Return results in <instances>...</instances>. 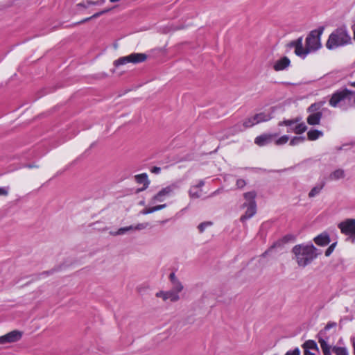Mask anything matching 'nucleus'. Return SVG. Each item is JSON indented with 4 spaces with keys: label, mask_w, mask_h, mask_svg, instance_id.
<instances>
[{
    "label": "nucleus",
    "mask_w": 355,
    "mask_h": 355,
    "mask_svg": "<svg viewBox=\"0 0 355 355\" xmlns=\"http://www.w3.org/2000/svg\"><path fill=\"white\" fill-rule=\"evenodd\" d=\"M212 225H213L212 222H210V221H206V222L201 223L198 226V229L199 232L200 233L204 232V231L205 230V229L207 227H210Z\"/></svg>",
    "instance_id": "nucleus-32"
},
{
    "label": "nucleus",
    "mask_w": 355,
    "mask_h": 355,
    "mask_svg": "<svg viewBox=\"0 0 355 355\" xmlns=\"http://www.w3.org/2000/svg\"><path fill=\"white\" fill-rule=\"evenodd\" d=\"M341 232L355 239V219H347L338 224Z\"/></svg>",
    "instance_id": "nucleus-9"
},
{
    "label": "nucleus",
    "mask_w": 355,
    "mask_h": 355,
    "mask_svg": "<svg viewBox=\"0 0 355 355\" xmlns=\"http://www.w3.org/2000/svg\"><path fill=\"white\" fill-rule=\"evenodd\" d=\"M8 193V192L7 189L0 187V196H7Z\"/></svg>",
    "instance_id": "nucleus-45"
},
{
    "label": "nucleus",
    "mask_w": 355,
    "mask_h": 355,
    "mask_svg": "<svg viewBox=\"0 0 355 355\" xmlns=\"http://www.w3.org/2000/svg\"><path fill=\"white\" fill-rule=\"evenodd\" d=\"M324 101H319L311 104L307 109V112L309 113H314L316 112H320V110L324 105Z\"/></svg>",
    "instance_id": "nucleus-24"
},
{
    "label": "nucleus",
    "mask_w": 355,
    "mask_h": 355,
    "mask_svg": "<svg viewBox=\"0 0 355 355\" xmlns=\"http://www.w3.org/2000/svg\"><path fill=\"white\" fill-rule=\"evenodd\" d=\"M289 140V137L287 135H284L275 140V144L277 146L285 144Z\"/></svg>",
    "instance_id": "nucleus-34"
},
{
    "label": "nucleus",
    "mask_w": 355,
    "mask_h": 355,
    "mask_svg": "<svg viewBox=\"0 0 355 355\" xmlns=\"http://www.w3.org/2000/svg\"><path fill=\"white\" fill-rule=\"evenodd\" d=\"M243 208H246L245 214L241 216V220L244 221L252 218L257 212V205H242Z\"/></svg>",
    "instance_id": "nucleus-14"
},
{
    "label": "nucleus",
    "mask_w": 355,
    "mask_h": 355,
    "mask_svg": "<svg viewBox=\"0 0 355 355\" xmlns=\"http://www.w3.org/2000/svg\"><path fill=\"white\" fill-rule=\"evenodd\" d=\"M305 137H294L291 141H290V145L291 146H295L299 144L300 143H302L304 141Z\"/></svg>",
    "instance_id": "nucleus-33"
},
{
    "label": "nucleus",
    "mask_w": 355,
    "mask_h": 355,
    "mask_svg": "<svg viewBox=\"0 0 355 355\" xmlns=\"http://www.w3.org/2000/svg\"><path fill=\"white\" fill-rule=\"evenodd\" d=\"M322 135L323 132L318 130H311L307 132V138L310 141H315Z\"/></svg>",
    "instance_id": "nucleus-21"
},
{
    "label": "nucleus",
    "mask_w": 355,
    "mask_h": 355,
    "mask_svg": "<svg viewBox=\"0 0 355 355\" xmlns=\"http://www.w3.org/2000/svg\"><path fill=\"white\" fill-rule=\"evenodd\" d=\"M301 121V118L296 117L293 119L284 120L282 121H279L278 123L279 126L286 125L289 128L288 132H292V129L295 127V124Z\"/></svg>",
    "instance_id": "nucleus-16"
},
{
    "label": "nucleus",
    "mask_w": 355,
    "mask_h": 355,
    "mask_svg": "<svg viewBox=\"0 0 355 355\" xmlns=\"http://www.w3.org/2000/svg\"><path fill=\"white\" fill-rule=\"evenodd\" d=\"M183 289L184 287L172 286L171 289L169 291H160L156 293L155 296L162 298L164 302L169 300L171 302H175L180 299L179 294Z\"/></svg>",
    "instance_id": "nucleus-7"
},
{
    "label": "nucleus",
    "mask_w": 355,
    "mask_h": 355,
    "mask_svg": "<svg viewBox=\"0 0 355 355\" xmlns=\"http://www.w3.org/2000/svg\"><path fill=\"white\" fill-rule=\"evenodd\" d=\"M105 2V0H98V1H92V0H87V5L91 6H101L103 5Z\"/></svg>",
    "instance_id": "nucleus-35"
},
{
    "label": "nucleus",
    "mask_w": 355,
    "mask_h": 355,
    "mask_svg": "<svg viewBox=\"0 0 355 355\" xmlns=\"http://www.w3.org/2000/svg\"><path fill=\"white\" fill-rule=\"evenodd\" d=\"M135 178L136 182L138 184H143L144 186V188H142L141 189H139V191H143V190L146 189L150 184V182L148 179V175L146 173H141L139 175H137L135 176Z\"/></svg>",
    "instance_id": "nucleus-19"
},
{
    "label": "nucleus",
    "mask_w": 355,
    "mask_h": 355,
    "mask_svg": "<svg viewBox=\"0 0 355 355\" xmlns=\"http://www.w3.org/2000/svg\"><path fill=\"white\" fill-rule=\"evenodd\" d=\"M270 119V116L268 114H266L265 113H259L255 115H254V121L255 120L257 121V123H259L260 122L263 121H267Z\"/></svg>",
    "instance_id": "nucleus-29"
},
{
    "label": "nucleus",
    "mask_w": 355,
    "mask_h": 355,
    "mask_svg": "<svg viewBox=\"0 0 355 355\" xmlns=\"http://www.w3.org/2000/svg\"><path fill=\"white\" fill-rule=\"evenodd\" d=\"M324 31V27H320L318 29L313 30L310 32L306 38V46L309 51H316L321 48L320 37Z\"/></svg>",
    "instance_id": "nucleus-4"
},
{
    "label": "nucleus",
    "mask_w": 355,
    "mask_h": 355,
    "mask_svg": "<svg viewBox=\"0 0 355 355\" xmlns=\"http://www.w3.org/2000/svg\"><path fill=\"white\" fill-rule=\"evenodd\" d=\"M345 177V171L343 169H337L333 171L329 175V180H338L342 178H344Z\"/></svg>",
    "instance_id": "nucleus-22"
},
{
    "label": "nucleus",
    "mask_w": 355,
    "mask_h": 355,
    "mask_svg": "<svg viewBox=\"0 0 355 355\" xmlns=\"http://www.w3.org/2000/svg\"><path fill=\"white\" fill-rule=\"evenodd\" d=\"M277 136V133L263 134L255 138L254 143L259 146H266L273 141Z\"/></svg>",
    "instance_id": "nucleus-12"
},
{
    "label": "nucleus",
    "mask_w": 355,
    "mask_h": 355,
    "mask_svg": "<svg viewBox=\"0 0 355 355\" xmlns=\"http://www.w3.org/2000/svg\"><path fill=\"white\" fill-rule=\"evenodd\" d=\"M50 273H52V272H51V271H46V272H44L42 275H49Z\"/></svg>",
    "instance_id": "nucleus-52"
},
{
    "label": "nucleus",
    "mask_w": 355,
    "mask_h": 355,
    "mask_svg": "<svg viewBox=\"0 0 355 355\" xmlns=\"http://www.w3.org/2000/svg\"><path fill=\"white\" fill-rule=\"evenodd\" d=\"M27 167H28V168H33V167H36V166H33V165H27Z\"/></svg>",
    "instance_id": "nucleus-54"
},
{
    "label": "nucleus",
    "mask_w": 355,
    "mask_h": 355,
    "mask_svg": "<svg viewBox=\"0 0 355 355\" xmlns=\"http://www.w3.org/2000/svg\"><path fill=\"white\" fill-rule=\"evenodd\" d=\"M180 182H175L162 189L151 198V203L154 204L157 202L164 201L166 196H168L172 193H173L175 190H177L180 188Z\"/></svg>",
    "instance_id": "nucleus-8"
},
{
    "label": "nucleus",
    "mask_w": 355,
    "mask_h": 355,
    "mask_svg": "<svg viewBox=\"0 0 355 355\" xmlns=\"http://www.w3.org/2000/svg\"><path fill=\"white\" fill-rule=\"evenodd\" d=\"M148 56L142 53H133L128 55L121 57L114 62L116 67L123 65L127 63L138 64L146 60Z\"/></svg>",
    "instance_id": "nucleus-6"
},
{
    "label": "nucleus",
    "mask_w": 355,
    "mask_h": 355,
    "mask_svg": "<svg viewBox=\"0 0 355 355\" xmlns=\"http://www.w3.org/2000/svg\"><path fill=\"white\" fill-rule=\"evenodd\" d=\"M155 211H156L155 208V207H150V208H148V209H143L141 211V213L142 214L146 215V214H151V213L155 212Z\"/></svg>",
    "instance_id": "nucleus-41"
},
{
    "label": "nucleus",
    "mask_w": 355,
    "mask_h": 355,
    "mask_svg": "<svg viewBox=\"0 0 355 355\" xmlns=\"http://www.w3.org/2000/svg\"><path fill=\"white\" fill-rule=\"evenodd\" d=\"M111 10H112V8H107V9H105V10H103L102 11L98 12L94 14L92 16L81 20L80 21L78 22L77 24H83V23L87 22V21H89L92 19L97 18V17H100L101 15H103L105 13L108 12Z\"/></svg>",
    "instance_id": "nucleus-27"
},
{
    "label": "nucleus",
    "mask_w": 355,
    "mask_h": 355,
    "mask_svg": "<svg viewBox=\"0 0 355 355\" xmlns=\"http://www.w3.org/2000/svg\"><path fill=\"white\" fill-rule=\"evenodd\" d=\"M189 195L191 198H199L202 195V189L192 186L189 191Z\"/></svg>",
    "instance_id": "nucleus-25"
},
{
    "label": "nucleus",
    "mask_w": 355,
    "mask_h": 355,
    "mask_svg": "<svg viewBox=\"0 0 355 355\" xmlns=\"http://www.w3.org/2000/svg\"><path fill=\"white\" fill-rule=\"evenodd\" d=\"M324 184H325L324 182H322L320 184H318V185L315 186L314 187H313L311 189V190L310 191V192L309 193V197L313 198L315 196H317L318 194H319L320 192L323 189V187H324Z\"/></svg>",
    "instance_id": "nucleus-26"
},
{
    "label": "nucleus",
    "mask_w": 355,
    "mask_h": 355,
    "mask_svg": "<svg viewBox=\"0 0 355 355\" xmlns=\"http://www.w3.org/2000/svg\"><path fill=\"white\" fill-rule=\"evenodd\" d=\"M205 182L203 180H200L198 184L194 185V187H198V189H202V187L204 186Z\"/></svg>",
    "instance_id": "nucleus-47"
},
{
    "label": "nucleus",
    "mask_w": 355,
    "mask_h": 355,
    "mask_svg": "<svg viewBox=\"0 0 355 355\" xmlns=\"http://www.w3.org/2000/svg\"><path fill=\"white\" fill-rule=\"evenodd\" d=\"M282 246V241H277L276 243H275L267 251H266L263 254V256H265L266 254L268 253L269 252H270L272 249L275 248H279V247H281Z\"/></svg>",
    "instance_id": "nucleus-37"
},
{
    "label": "nucleus",
    "mask_w": 355,
    "mask_h": 355,
    "mask_svg": "<svg viewBox=\"0 0 355 355\" xmlns=\"http://www.w3.org/2000/svg\"><path fill=\"white\" fill-rule=\"evenodd\" d=\"M336 326V323L334 322H329L327 324V325L325 326L324 329V331H327L329 329H330L331 328H333V327H335Z\"/></svg>",
    "instance_id": "nucleus-42"
},
{
    "label": "nucleus",
    "mask_w": 355,
    "mask_h": 355,
    "mask_svg": "<svg viewBox=\"0 0 355 355\" xmlns=\"http://www.w3.org/2000/svg\"><path fill=\"white\" fill-rule=\"evenodd\" d=\"M318 343H320L323 355H349V352L345 347L331 346L323 338L319 337Z\"/></svg>",
    "instance_id": "nucleus-5"
},
{
    "label": "nucleus",
    "mask_w": 355,
    "mask_h": 355,
    "mask_svg": "<svg viewBox=\"0 0 355 355\" xmlns=\"http://www.w3.org/2000/svg\"><path fill=\"white\" fill-rule=\"evenodd\" d=\"M349 85L355 87V81L354 82H349Z\"/></svg>",
    "instance_id": "nucleus-51"
},
{
    "label": "nucleus",
    "mask_w": 355,
    "mask_h": 355,
    "mask_svg": "<svg viewBox=\"0 0 355 355\" xmlns=\"http://www.w3.org/2000/svg\"><path fill=\"white\" fill-rule=\"evenodd\" d=\"M307 130V126L304 122H299L295 124V127L292 129V132L300 135Z\"/></svg>",
    "instance_id": "nucleus-23"
},
{
    "label": "nucleus",
    "mask_w": 355,
    "mask_h": 355,
    "mask_svg": "<svg viewBox=\"0 0 355 355\" xmlns=\"http://www.w3.org/2000/svg\"><path fill=\"white\" fill-rule=\"evenodd\" d=\"M351 342L352 343V346H353V348H354V354L355 355V337H353V338H351Z\"/></svg>",
    "instance_id": "nucleus-48"
},
{
    "label": "nucleus",
    "mask_w": 355,
    "mask_h": 355,
    "mask_svg": "<svg viewBox=\"0 0 355 355\" xmlns=\"http://www.w3.org/2000/svg\"><path fill=\"white\" fill-rule=\"evenodd\" d=\"M322 116V113L321 112L310 113L306 119L307 123L311 125H318L320 124Z\"/></svg>",
    "instance_id": "nucleus-15"
},
{
    "label": "nucleus",
    "mask_w": 355,
    "mask_h": 355,
    "mask_svg": "<svg viewBox=\"0 0 355 355\" xmlns=\"http://www.w3.org/2000/svg\"><path fill=\"white\" fill-rule=\"evenodd\" d=\"M329 104L344 111L355 107V92L347 88L338 89L332 94Z\"/></svg>",
    "instance_id": "nucleus-1"
},
{
    "label": "nucleus",
    "mask_w": 355,
    "mask_h": 355,
    "mask_svg": "<svg viewBox=\"0 0 355 355\" xmlns=\"http://www.w3.org/2000/svg\"><path fill=\"white\" fill-rule=\"evenodd\" d=\"M315 243L321 246L327 245L330 242L329 236L326 233H322L314 239Z\"/></svg>",
    "instance_id": "nucleus-18"
},
{
    "label": "nucleus",
    "mask_w": 355,
    "mask_h": 355,
    "mask_svg": "<svg viewBox=\"0 0 355 355\" xmlns=\"http://www.w3.org/2000/svg\"><path fill=\"white\" fill-rule=\"evenodd\" d=\"M220 189H218L216 191H215L214 192H213L211 195V196H216V194H218L219 193H220Z\"/></svg>",
    "instance_id": "nucleus-50"
},
{
    "label": "nucleus",
    "mask_w": 355,
    "mask_h": 355,
    "mask_svg": "<svg viewBox=\"0 0 355 355\" xmlns=\"http://www.w3.org/2000/svg\"><path fill=\"white\" fill-rule=\"evenodd\" d=\"M353 32H354V40H355V25L352 27Z\"/></svg>",
    "instance_id": "nucleus-53"
},
{
    "label": "nucleus",
    "mask_w": 355,
    "mask_h": 355,
    "mask_svg": "<svg viewBox=\"0 0 355 355\" xmlns=\"http://www.w3.org/2000/svg\"><path fill=\"white\" fill-rule=\"evenodd\" d=\"M149 226L148 223H139L135 225L136 231H139L144 229L147 228Z\"/></svg>",
    "instance_id": "nucleus-36"
},
{
    "label": "nucleus",
    "mask_w": 355,
    "mask_h": 355,
    "mask_svg": "<svg viewBox=\"0 0 355 355\" xmlns=\"http://www.w3.org/2000/svg\"><path fill=\"white\" fill-rule=\"evenodd\" d=\"M236 185L238 189H243L246 185V182L243 179H238Z\"/></svg>",
    "instance_id": "nucleus-38"
},
{
    "label": "nucleus",
    "mask_w": 355,
    "mask_h": 355,
    "mask_svg": "<svg viewBox=\"0 0 355 355\" xmlns=\"http://www.w3.org/2000/svg\"><path fill=\"white\" fill-rule=\"evenodd\" d=\"M351 41L352 38L346 26H342L330 34L326 43V47L329 50H333L349 44Z\"/></svg>",
    "instance_id": "nucleus-3"
},
{
    "label": "nucleus",
    "mask_w": 355,
    "mask_h": 355,
    "mask_svg": "<svg viewBox=\"0 0 355 355\" xmlns=\"http://www.w3.org/2000/svg\"><path fill=\"white\" fill-rule=\"evenodd\" d=\"M130 231H136L135 225L121 227L116 232H110V234L112 236L123 235Z\"/></svg>",
    "instance_id": "nucleus-20"
},
{
    "label": "nucleus",
    "mask_w": 355,
    "mask_h": 355,
    "mask_svg": "<svg viewBox=\"0 0 355 355\" xmlns=\"http://www.w3.org/2000/svg\"><path fill=\"white\" fill-rule=\"evenodd\" d=\"M22 332L18 330H13L2 336H0V344L12 343L19 340L21 338Z\"/></svg>",
    "instance_id": "nucleus-11"
},
{
    "label": "nucleus",
    "mask_w": 355,
    "mask_h": 355,
    "mask_svg": "<svg viewBox=\"0 0 355 355\" xmlns=\"http://www.w3.org/2000/svg\"><path fill=\"white\" fill-rule=\"evenodd\" d=\"M290 47L295 48V53L297 55L304 58L309 53L306 46L304 48L302 44V37H300L297 40L292 41L289 44Z\"/></svg>",
    "instance_id": "nucleus-10"
},
{
    "label": "nucleus",
    "mask_w": 355,
    "mask_h": 355,
    "mask_svg": "<svg viewBox=\"0 0 355 355\" xmlns=\"http://www.w3.org/2000/svg\"><path fill=\"white\" fill-rule=\"evenodd\" d=\"M150 172L155 174H159L161 172V168L158 166H153L151 168Z\"/></svg>",
    "instance_id": "nucleus-43"
},
{
    "label": "nucleus",
    "mask_w": 355,
    "mask_h": 355,
    "mask_svg": "<svg viewBox=\"0 0 355 355\" xmlns=\"http://www.w3.org/2000/svg\"><path fill=\"white\" fill-rule=\"evenodd\" d=\"M302 347L304 349V350H306V349H307V350H309V349L318 350L317 343L313 340H306L302 345Z\"/></svg>",
    "instance_id": "nucleus-28"
},
{
    "label": "nucleus",
    "mask_w": 355,
    "mask_h": 355,
    "mask_svg": "<svg viewBox=\"0 0 355 355\" xmlns=\"http://www.w3.org/2000/svg\"><path fill=\"white\" fill-rule=\"evenodd\" d=\"M336 246V243H332L327 249V250L325 251V255L327 257H329L331 253L332 252L334 251V248Z\"/></svg>",
    "instance_id": "nucleus-40"
},
{
    "label": "nucleus",
    "mask_w": 355,
    "mask_h": 355,
    "mask_svg": "<svg viewBox=\"0 0 355 355\" xmlns=\"http://www.w3.org/2000/svg\"><path fill=\"white\" fill-rule=\"evenodd\" d=\"M285 355H300V350L298 347H296L293 350L288 351Z\"/></svg>",
    "instance_id": "nucleus-39"
},
{
    "label": "nucleus",
    "mask_w": 355,
    "mask_h": 355,
    "mask_svg": "<svg viewBox=\"0 0 355 355\" xmlns=\"http://www.w3.org/2000/svg\"><path fill=\"white\" fill-rule=\"evenodd\" d=\"M169 279L172 283V286L184 287L181 282L176 277L174 272L170 274Z\"/></svg>",
    "instance_id": "nucleus-30"
},
{
    "label": "nucleus",
    "mask_w": 355,
    "mask_h": 355,
    "mask_svg": "<svg viewBox=\"0 0 355 355\" xmlns=\"http://www.w3.org/2000/svg\"><path fill=\"white\" fill-rule=\"evenodd\" d=\"M90 5H87V1H83L76 5L77 7L83 8H87Z\"/></svg>",
    "instance_id": "nucleus-44"
},
{
    "label": "nucleus",
    "mask_w": 355,
    "mask_h": 355,
    "mask_svg": "<svg viewBox=\"0 0 355 355\" xmlns=\"http://www.w3.org/2000/svg\"><path fill=\"white\" fill-rule=\"evenodd\" d=\"M256 196L257 193L254 191L244 193L243 197L245 200V202H244L243 205H257L255 201Z\"/></svg>",
    "instance_id": "nucleus-17"
},
{
    "label": "nucleus",
    "mask_w": 355,
    "mask_h": 355,
    "mask_svg": "<svg viewBox=\"0 0 355 355\" xmlns=\"http://www.w3.org/2000/svg\"><path fill=\"white\" fill-rule=\"evenodd\" d=\"M313 245H296L292 249L294 259L300 267H305L311 263L318 255Z\"/></svg>",
    "instance_id": "nucleus-2"
},
{
    "label": "nucleus",
    "mask_w": 355,
    "mask_h": 355,
    "mask_svg": "<svg viewBox=\"0 0 355 355\" xmlns=\"http://www.w3.org/2000/svg\"><path fill=\"white\" fill-rule=\"evenodd\" d=\"M290 64L291 61L289 58L284 56L274 62L273 69L276 71H282L288 68L290 66Z\"/></svg>",
    "instance_id": "nucleus-13"
},
{
    "label": "nucleus",
    "mask_w": 355,
    "mask_h": 355,
    "mask_svg": "<svg viewBox=\"0 0 355 355\" xmlns=\"http://www.w3.org/2000/svg\"><path fill=\"white\" fill-rule=\"evenodd\" d=\"M166 207V204H163V205H159L155 206V210L157 211H159V210H161V209L165 208Z\"/></svg>",
    "instance_id": "nucleus-46"
},
{
    "label": "nucleus",
    "mask_w": 355,
    "mask_h": 355,
    "mask_svg": "<svg viewBox=\"0 0 355 355\" xmlns=\"http://www.w3.org/2000/svg\"><path fill=\"white\" fill-rule=\"evenodd\" d=\"M304 355H315L314 353L311 352L309 350H304Z\"/></svg>",
    "instance_id": "nucleus-49"
},
{
    "label": "nucleus",
    "mask_w": 355,
    "mask_h": 355,
    "mask_svg": "<svg viewBox=\"0 0 355 355\" xmlns=\"http://www.w3.org/2000/svg\"><path fill=\"white\" fill-rule=\"evenodd\" d=\"M254 119V116L252 117H249L246 119L243 123V125L245 128H250L253 126L254 125L257 124V121Z\"/></svg>",
    "instance_id": "nucleus-31"
}]
</instances>
